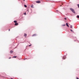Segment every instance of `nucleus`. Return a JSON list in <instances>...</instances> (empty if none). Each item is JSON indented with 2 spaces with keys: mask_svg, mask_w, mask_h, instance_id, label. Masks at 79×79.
I'll return each mask as SVG.
<instances>
[{
  "mask_svg": "<svg viewBox=\"0 0 79 79\" xmlns=\"http://www.w3.org/2000/svg\"><path fill=\"white\" fill-rule=\"evenodd\" d=\"M14 23H17V21L15 20L14 21Z\"/></svg>",
  "mask_w": 79,
  "mask_h": 79,
  "instance_id": "6e6552de",
  "label": "nucleus"
},
{
  "mask_svg": "<svg viewBox=\"0 0 79 79\" xmlns=\"http://www.w3.org/2000/svg\"><path fill=\"white\" fill-rule=\"evenodd\" d=\"M10 53H13V51H10Z\"/></svg>",
  "mask_w": 79,
  "mask_h": 79,
  "instance_id": "0eeeda50",
  "label": "nucleus"
},
{
  "mask_svg": "<svg viewBox=\"0 0 79 79\" xmlns=\"http://www.w3.org/2000/svg\"><path fill=\"white\" fill-rule=\"evenodd\" d=\"M63 60H65L66 59V57H63Z\"/></svg>",
  "mask_w": 79,
  "mask_h": 79,
  "instance_id": "423d86ee",
  "label": "nucleus"
},
{
  "mask_svg": "<svg viewBox=\"0 0 79 79\" xmlns=\"http://www.w3.org/2000/svg\"><path fill=\"white\" fill-rule=\"evenodd\" d=\"M70 10H71V11H72V12L73 13H76V12H75V11L73 9L70 8Z\"/></svg>",
  "mask_w": 79,
  "mask_h": 79,
  "instance_id": "f257e3e1",
  "label": "nucleus"
},
{
  "mask_svg": "<svg viewBox=\"0 0 79 79\" xmlns=\"http://www.w3.org/2000/svg\"><path fill=\"white\" fill-rule=\"evenodd\" d=\"M64 19H65V20H66V18H65Z\"/></svg>",
  "mask_w": 79,
  "mask_h": 79,
  "instance_id": "6ab92c4d",
  "label": "nucleus"
},
{
  "mask_svg": "<svg viewBox=\"0 0 79 79\" xmlns=\"http://www.w3.org/2000/svg\"><path fill=\"white\" fill-rule=\"evenodd\" d=\"M9 58V59H11V57H10Z\"/></svg>",
  "mask_w": 79,
  "mask_h": 79,
  "instance_id": "4be33fe9",
  "label": "nucleus"
},
{
  "mask_svg": "<svg viewBox=\"0 0 79 79\" xmlns=\"http://www.w3.org/2000/svg\"><path fill=\"white\" fill-rule=\"evenodd\" d=\"M70 28H73V26L72 25H71L70 26Z\"/></svg>",
  "mask_w": 79,
  "mask_h": 79,
  "instance_id": "f8f14e48",
  "label": "nucleus"
},
{
  "mask_svg": "<svg viewBox=\"0 0 79 79\" xmlns=\"http://www.w3.org/2000/svg\"><path fill=\"white\" fill-rule=\"evenodd\" d=\"M36 2L37 3H41V2H40V1L38 0L36 1Z\"/></svg>",
  "mask_w": 79,
  "mask_h": 79,
  "instance_id": "f03ea898",
  "label": "nucleus"
},
{
  "mask_svg": "<svg viewBox=\"0 0 79 79\" xmlns=\"http://www.w3.org/2000/svg\"><path fill=\"white\" fill-rule=\"evenodd\" d=\"M24 6L25 7V8H26V7H27V6L26 5H24Z\"/></svg>",
  "mask_w": 79,
  "mask_h": 79,
  "instance_id": "9d476101",
  "label": "nucleus"
},
{
  "mask_svg": "<svg viewBox=\"0 0 79 79\" xmlns=\"http://www.w3.org/2000/svg\"><path fill=\"white\" fill-rule=\"evenodd\" d=\"M66 26V25L65 24L63 25H62L63 26Z\"/></svg>",
  "mask_w": 79,
  "mask_h": 79,
  "instance_id": "4468645a",
  "label": "nucleus"
},
{
  "mask_svg": "<svg viewBox=\"0 0 79 79\" xmlns=\"http://www.w3.org/2000/svg\"><path fill=\"white\" fill-rule=\"evenodd\" d=\"M71 31V32H73V31L72 30V29H71L70 30Z\"/></svg>",
  "mask_w": 79,
  "mask_h": 79,
  "instance_id": "a211bd4d",
  "label": "nucleus"
},
{
  "mask_svg": "<svg viewBox=\"0 0 79 79\" xmlns=\"http://www.w3.org/2000/svg\"><path fill=\"white\" fill-rule=\"evenodd\" d=\"M24 37H26V36H27V34H24Z\"/></svg>",
  "mask_w": 79,
  "mask_h": 79,
  "instance_id": "7ed1b4c3",
  "label": "nucleus"
},
{
  "mask_svg": "<svg viewBox=\"0 0 79 79\" xmlns=\"http://www.w3.org/2000/svg\"><path fill=\"white\" fill-rule=\"evenodd\" d=\"M66 25L67 26V27H69V25H68V23H66Z\"/></svg>",
  "mask_w": 79,
  "mask_h": 79,
  "instance_id": "20e7f679",
  "label": "nucleus"
},
{
  "mask_svg": "<svg viewBox=\"0 0 79 79\" xmlns=\"http://www.w3.org/2000/svg\"><path fill=\"white\" fill-rule=\"evenodd\" d=\"M24 15H26V12H25V13H24Z\"/></svg>",
  "mask_w": 79,
  "mask_h": 79,
  "instance_id": "dca6fc26",
  "label": "nucleus"
},
{
  "mask_svg": "<svg viewBox=\"0 0 79 79\" xmlns=\"http://www.w3.org/2000/svg\"><path fill=\"white\" fill-rule=\"evenodd\" d=\"M31 8H34V6L33 5H31Z\"/></svg>",
  "mask_w": 79,
  "mask_h": 79,
  "instance_id": "1a4fd4ad",
  "label": "nucleus"
},
{
  "mask_svg": "<svg viewBox=\"0 0 79 79\" xmlns=\"http://www.w3.org/2000/svg\"><path fill=\"white\" fill-rule=\"evenodd\" d=\"M36 35V34H35L33 35V36H35Z\"/></svg>",
  "mask_w": 79,
  "mask_h": 79,
  "instance_id": "ddd939ff",
  "label": "nucleus"
},
{
  "mask_svg": "<svg viewBox=\"0 0 79 79\" xmlns=\"http://www.w3.org/2000/svg\"><path fill=\"white\" fill-rule=\"evenodd\" d=\"M13 58H16V56H13Z\"/></svg>",
  "mask_w": 79,
  "mask_h": 79,
  "instance_id": "f3484780",
  "label": "nucleus"
},
{
  "mask_svg": "<svg viewBox=\"0 0 79 79\" xmlns=\"http://www.w3.org/2000/svg\"><path fill=\"white\" fill-rule=\"evenodd\" d=\"M24 1H25V0H24Z\"/></svg>",
  "mask_w": 79,
  "mask_h": 79,
  "instance_id": "5701e85b",
  "label": "nucleus"
},
{
  "mask_svg": "<svg viewBox=\"0 0 79 79\" xmlns=\"http://www.w3.org/2000/svg\"><path fill=\"white\" fill-rule=\"evenodd\" d=\"M31 46V45H29V47H30Z\"/></svg>",
  "mask_w": 79,
  "mask_h": 79,
  "instance_id": "aec40b11",
  "label": "nucleus"
},
{
  "mask_svg": "<svg viewBox=\"0 0 79 79\" xmlns=\"http://www.w3.org/2000/svg\"><path fill=\"white\" fill-rule=\"evenodd\" d=\"M77 5L78 6V8H79V4H77Z\"/></svg>",
  "mask_w": 79,
  "mask_h": 79,
  "instance_id": "2eb2a0df",
  "label": "nucleus"
},
{
  "mask_svg": "<svg viewBox=\"0 0 79 79\" xmlns=\"http://www.w3.org/2000/svg\"><path fill=\"white\" fill-rule=\"evenodd\" d=\"M10 31V29H9V31Z\"/></svg>",
  "mask_w": 79,
  "mask_h": 79,
  "instance_id": "412c9836",
  "label": "nucleus"
},
{
  "mask_svg": "<svg viewBox=\"0 0 79 79\" xmlns=\"http://www.w3.org/2000/svg\"><path fill=\"white\" fill-rule=\"evenodd\" d=\"M15 26H18V23H15Z\"/></svg>",
  "mask_w": 79,
  "mask_h": 79,
  "instance_id": "39448f33",
  "label": "nucleus"
},
{
  "mask_svg": "<svg viewBox=\"0 0 79 79\" xmlns=\"http://www.w3.org/2000/svg\"><path fill=\"white\" fill-rule=\"evenodd\" d=\"M77 18H79V15H77Z\"/></svg>",
  "mask_w": 79,
  "mask_h": 79,
  "instance_id": "9b49d317",
  "label": "nucleus"
}]
</instances>
